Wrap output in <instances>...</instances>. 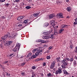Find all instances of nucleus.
Here are the masks:
<instances>
[{
  "label": "nucleus",
  "instance_id": "f257e3e1",
  "mask_svg": "<svg viewBox=\"0 0 77 77\" xmlns=\"http://www.w3.org/2000/svg\"><path fill=\"white\" fill-rule=\"evenodd\" d=\"M4 42H5V43L4 45L6 46H8L9 45H11V44L12 43V41H8V40H5Z\"/></svg>",
  "mask_w": 77,
  "mask_h": 77
},
{
  "label": "nucleus",
  "instance_id": "f03ea898",
  "mask_svg": "<svg viewBox=\"0 0 77 77\" xmlns=\"http://www.w3.org/2000/svg\"><path fill=\"white\" fill-rule=\"evenodd\" d=\"M41 52H42V50H41L40 49H38V50L36 52L35 54L36 56H38V55H39V53H40Z\"/></svg>",
  "mask_w": 77,
  "mask_h": 77
},
{
  "label": "nucleus",
  "instance_id": "7ed1b4c3",
  "mask_svg": "<svg viewBox=\"0 0 77 77\" xmlns=\"http://www.w3.org/2000/svg\"><path fill=\"white\" fill-rule=\"evenodd\" d=\"M51 33H52V31L49 32V33L50 35L49 37L50 38H51V39H53V38H54V34H52Z\"/></svg>",
  "mask_w": 77,
  "mask_h": 77
},
{
  "label": "nucleus",
  "instance_id": "20e7f679",
  "mask_svg": "<svg viewBox=\"0 0 77 77\" xmlns=\"http://www.w3.org/2000/svg\"><path fill=\"white\" fill-rule=\"evenodd\" d=\"M62 72V69H59L57 71H56V74L57 75L58 74H60Z\"/></svg>",
  "mask_w": 77,
  "mask_h": 77
},
{
  "label": "nucleus",
  "instance_id": "39448f33",
  "mask_svg": "<svg viewBox=\"0 0 77 77\" xmlns=\"http://www.w3.org/2000/svg\"><path fill=\"white\" fill-rule=\"evenodd\" d=\"M50 23L51 26V27H54V25L55 24H54V21L53 20H52L50 21Z\"/></svg>",
  "mask_w": 77,
  "mask_h": 77
},
{
  "label": "nucleus",
  "instance_id": "423d86ee",
  "mask_svg": "<svg viewBox=\"0 0 77 77\" xmlns=\"http://www.w3.org/2000/svg\"><path fill=\"white\" fill-rule=\"evenodd\" d=\"M62 63H63V64L64 66H66L67 65V62H66V59H63V60L61 61Z\"/></svg>",
  "mask_w": 77,
  "mask_h": 77
},
{
  "label": "nucleus",
  "instance_id": "0eeeda50",
  "mask_svg": "<svg viewBox=\"0 0 77 77\" xmlns=\"http://www.w3.org/2000/svg\"><path fill=\"white\" fill-rule=\"evenodd\" d=\"M7 35L8 36V38H14V35L12 34L10 35L9 34V33L8 32L7 33Z\"/></svg>",
  "mask_w": 77,
  "mask_h": 77
},
{
  "label": "nucleus",
  "instance_id": "6e6552de",
  "mask_svg": "<svg viewBox=\"0 0 77 77\" xmlns=\"http://www.w3.org/2000/svg\"><path fill=\"white\" fill-rule=\"evenodd\" d=\"M54 34L55 35H57L58 33V32H57V28L56 27H55L54 28Z\"/></svg>",
  "mask_w": 77,
  "mask_h": 77
},
{
  "label": "nucleus",
  "instance_id": "1a4fd4ad",
  "mask_svg": "<svg viewBox=\"0 0 77 77\" xmlns=\"http://www.w3.org/2000/svg\"><path fill=\"white\" fill-rule=\"evenodd\" d=\"M57 17L58 18H63V14L62 13H58L57 15Z\"/></svg>",
  "mask_w": 77,
  "mask_h": 77
},
{
  "label": "nucleus",
  "instance_id": "9d476101",
  "mask_svg": "<svg viewBox=\"0 0 77 77\" xmlns=\"http://www.w3.org/2000/svg\"><path fill=\"white\" fill-rule=\"evenodd\" d=\"M8 37V34L7 33L6 35H5L4 36L2 37V40H5V39H7Z\"/></svg>",
  "mask_w": 77,
  "mask_h": 77
},
{
  "label": "nucleus",
  "instance_id": "9b49d317",
  "mask_svg": "<svg viewBox=\"0 0 77 77\" xmlns=\"http://www.w3.org/2000/svg\"><path fill=\"white\" fill-rule=\"evenodd\" d=\"M20 44L19 43H17V44L16 47H17L18 51V50H19L20 48Z\"/></svg>",
  "mask_w": 77,
  "mask_h": 77
},
{
  "label": "nucleus",
  "instance_id": "f8f14e48",
  "mask_svg": "<svg viewBox=\"0 0 77 77\" xmlns=\"http://www.w3.org/2000/svg\"><path fill=\"white\" fill-rule=\"evenodd\" d=\"M24 17H23V16H20L18 17H17V20H18V21H21V19H23V18H24Z\"/></svg>",
  "mask_w": 77,
  "mask_h": 77
},
{
  "label": "nucleus",
  "instance_id": "ddd939ff",
  "mask_svg": "<svg viewBox=\"0 0 77 77\" xmlns=\"http://www.w3.org/2000/svg\"><path fill=\"white\" fill-rule=\"evenodd\" d=\"M48 25H49V24H48V23H45L43 25V26L44 27H47V26H48Z\"/></svg>",
  "mask_w": 77,
  "mask_h": 77
},
{
  "label": "nucleus",
  "instance_id": "4468645a",
  "mask_svg": "<svg viewBox=\"0 0 77 77\" xmlns=\"http://www.w3.org/2000/svg\"><path fill=\"white\" fill-rule=\"evenodd\" d=\"M63 73L64 74H68V72H67L66 71V70H65V69H63Z\"/></svg>",
  "mask_w": 77,
  "mask_h": 77
},
{
  "label": "nucleus",
  "instance_id": "2eb2a0df",
  "mask_svg": "<svg viewBox=\"0 0 77 77\" xmlns=\"http://www.w3.org/2000/svg\"><path fill=\"white\" fill-rule=\"evenodd\" d=\"M55 17V15L54 14H52L50 15L49 16V17L50 18H52L53 17Z\"/></svg>",
  "mask_w": 77,
  "mask_h": 77
},
{
  "label": "nucleus",
  "instance_id": "dca6fc26",
  "mask_svg": "<svg viewBox=\"0 0 77 77\" xmlns=\"http://www.w3.org/2000/svg\"><path fill=\"white\" fill-rule=\"evenodd\" d=\"M17 50H18V48L17 47H15L13 49V51L14 52H16Z\"/></svg>",
  "mask_w": 77,
  "mask_h": 77
},
{
  "label": "nucleus",
  "instance_id": "f3484780",
  "mask_svg": "<svg viewBox=\"0 0 77 77\" xmlns=\"http://www.w3.org/2000/svg\"><path fill=\"white\" fill-rule=\"evenodd\" d=\"M38 42H41L42 43H45V41L41 39H38Z\"/></svg>",
  "mask_w": 77,
  "mask_h": 77
},
{
  "label": "nucleus",
  "instance_id": "a211bd4d",
  "mask_svg": "<svg viewBox=\"0 0 77 77\" xmlns=\"http://www.w3.org/2000/svg\"><path fill=\"white\" fill-rule=\"evenodd\" d=\"M53 75H52V74L50 73H49L47 74V76L48 77H51V76H53Z\"/></svg>",
  "mask_w": 77,
  "mask_h": 77
},
{
  "label": "nucleus",
  "instance_id": "6ab92c4d",
  "mask_svg": "<svg viewBox=\"0 0 77 77\" xmlns=\"http://www.w3.org/2000/svg\"><path fill=\"white\" fill-rule=\"evenodd\" d=\"M63 31H64V29H60L59 30L60 33H62V32H63Z\"/></svg>",
  "mask_w": 77,
  "mask_h": 77
},
{
  "label": "nucleus",
  "instance_id": "aec40b11",
  "mask_svg": "<svg viewBox=\"0 0 77 77\" xmlns=\"http://www.w3.org/2000/svg\"><path fill=\"white\" fill-rule=\"evenodd\" d=\"M75 22H74L73 24L75 25L77 24V18H76V19L75 20Z\"/></svg>",
  "mask_w": 77,
  "mask_h": 77
},
{
  "label": "nucleus",
  "instance_id": "412c9836",
  "mask_svg": "<svg viewBox=\"0 0 77 77\" xmlns=\"http://www.w3.org/2000/svg\"><path fill=\"white\" fill-rule=\"evenodd\" d=\"M42 38H43V39H48L49 38L48 37H47L45 36H43L42 37Z\"/></svg>",
  "mask_w": 77,
  "mask_h": 77
},
{
  "label": "nucleus",
  "instance_id": "4be33fe9",
  "mask_svg": "<svg viewBox=\"0 0 77 77\" xmlns=\"http://www.w3.org/2000/svg\"><path fill=\"white\" fill-rule=\"evenodd\" d=\"M70 47L71 49L72 48V42H70Z\"/></svg>",
  "mask_w": 77,
  "mask_h": 77
},
{
  "label": "nucleus",
  "instance_id": "5701e85b",
  "mask_svg": "<svg viewBox=\"0 0 77 77\" xmlns=\"http://www.w3.org/2000/svg\"><path fill=\"white\" fill-rule=\"evenodd\" d=\"M28 22H29V20H25L24 21V23L26 24L28 23Z\"/></svg>",
  "mask_w": 77,
  "mask_h": 77
},
{
  "label": "nucleus",
  "instance_id": "b1692460",
  "mask_svg": "<svg viewBox=\"0 0 77 77\" xmlns=\"http://www.w3.org/2000/svg\"><path fill=\"white\" fill-rule=\"evenodd\" d=\"M67 9L68 12H69V11H71V8L70 7H67Z\"/></svg>",
  "mask_w": 77,
  "mask_h": 77
},
{
  "label": "nucleus",
  "instance_id": "393cba45",
  "mask_svg": "<svg viewBox=\"0 0 77 77\" xmlns=\"http://www.w3.org/2000/svg\"><path fill=\"white\" fill-rule=\"evenodd\" d=\"M38 50V49H34L32 51V52L33 53H34L36 51Z\"/></svg>",
  "mask_w": 77,
  "mask_h": 77
},
{
  "label": "nucleus",
  "instance_id": "a878e982",
  "mask_svg": "<svg viewBox=\"0 0 77 77\" xmlns=\"http://www.w3.org/2000/svg\"><path fill=\"white\" fill-rule=\"evenodd\" d=\"M25 8L27 9H30L31 8V7L30 6H27L25 7Z\"/></svg>",
  "mask_w": 77,
  "mask_h": 77
},
{
  "label": "nucleus",
  "instance_id": "bb28decb",
  "mask_svg": "<svg viewBox=\"0 0 77 77\" xmlns=\"http://www.w3.org/2000/svg\"><path fill=\"white\" fill-rule=\"evenodd\" d=\"M54 65H53V64H51L50 68L51 69H53V68H54Z\"/></svg>",
  "mask_w": 77,
  "mask_h": 77
},
{
  "label": "nucleus",
  "instance_id": "cd10ccee",
  "mask_svg": "<svg viewBox=\"0 0 77 77\" xmlns=\"http://www.w3.org/2000/svg\"><path fill=\"white\" fill-rule=\"evenodd\" d=\"M31 68L32 69H36V66H33Z\"/></svg>",
  "mask_w": 77,
  "mask_h": 77
},
{
  "label": "nucleus",
  "instance_id": "c85d7f7f",
  "mask_svg": "<svg viewBox=\"0 0 77 77\" xmlns=\"http://www.w3.org/2000/svg\"><path fill=\"white\" fill-rule=\"evenodd\" d=\"M55 63H56V61H54L51 64L54 66L55 65Z\"/></svg>",
  "mask_w": 77,
  "mask_h": 77
},
{
  "label": "nucleus",
  "instance_id": "c756f323",
  "mask_svg": "<svg viewBox=\"0 0 77 77\" xmlns=\"http://www.w3.org/2000/svg\"><path fill=\"white\" fill-rule=\"evenodd\" d=\"M74 60V59H73V58L72 57L70 59V61L71 62H73V60Z\"/></svg>",
  "mask_w": 77,
  "mask_h": 77
},
{
  "label": "nucleus",
  "instance_id": "7c9ffc66",
  "mask_svg": "<svg viewBox=\"0 0 77 77\" xmlns=\"http://www.w3.org/2000/svg\"><path fill=\"white\" fill-rule=\"evenodd\" d=\"M57 61L58 62H60V58L59 57H57Z\"/></svg>",
  "mask_w": 77,
  "mask_h": 77
},
{
  "label": "nucleus",
  "instance_id": "2f4dec72",
  "mask_svg": "<svg viewBox=\"0 0 77 77\" xmlns=\"http://www.w3.org/2000/svg\"><path fill=\"white\" fill-rule=\"evenodd\" d=\"M42 60V58H38V59H37L36 60V61H40V60Z\"/></svg>",
  "mask_w": 77,
  "mask_h": 77
},
{
  "label": "nucleus",
  "instance_id": "473e14b6",
  "mask_svg": "<svg viewBox=\"0 0 77 77\" xmlns=\"http://www.w3.org/2000/svg\"><path fill=\"white\" fill-rule=\"evenodd\" d=\"M74 52L77 53V46L75 47V49L74 51Z\"/></svg>",
  "mask_w": 77,
  "mask_h": 77
},
{
  "label": "nucleus",
  "instance_id": "72a5a7b5",
  "mask_svg": "<svg viewBox=\"0 0 77 77\" xmlns=\"http://www.w3.org/2000/svg\"><path fill=\"white\" fill-rule=\"evenodd\" d=\"M33 16H34V17H35L38 16V14H37V13H34V14H33Z\"/></svg>",
  "mask_w": 77,
  "mask_h": 77
},
{
  "label": "nucleus",
  "instance_id": "f704fd0d",
  "mask_svg": "<svg viewBox=\"0 0 77 77\" xmlns=\"http://www.w3.org/2000/svg\"><path fill=\"white\" fill-rule=\"evenodd\" d=\"M31 55H32V53H31V52H29L28 55V57H30V56Z\"/></svg>",
  "mask_w": 77,
  "mask_h": 77
},
{
  "label": "nucleus",
  "instance_id": "c9c22d12",
  "mask_svg": "<svg viewBox=\"0 0 77 77\" xmlns=\"http://www.w3.org/2000/svg\"><path fill=\"white\" fill-rule=\"evenodd\" d=\"M61 66H62V68L63 69H65V68H66V67H65V66L62 65Z\"/></svg>",
  "mask_w": 77,
  "mask_h": 77
},
{
  "label": "nucleus",
  "instance_id": "e433bc0d",
  "mask_svg": "<svg viewBox=\"0 0 77 77\" xmlns=\"http://www.w3.org/2000/svg\"><path fill=\"white\" fill-rule=\"evenodd\" d=\"M68 26L67 25H64V28H67Z\"/></svg>",
  "mask_w": 77,
  "mask_h": 77
},
{
  "label": "nucleus",
  "instance_id": "4c0bfd02",
  "mask_svg": "<svg viewBox=\"0 0 77 77\" xmlns=\"http://www.w3.org/2000/svg\"><path fill=\"white\" fill-rule=\"evenodd\" d=\"M64 59H66V60H68V61H69V59L68 58H65Z\"/></svg>",
  "mask_w": 77,
  "mask_h": 77
},
{
  "label": "nucleus",
  "instance_id": "58836bf2",
  "mask_svg": "<svg viewBox=\"0 0 77 77\" xmlns=\"http://www.w3.org/2000/svg\"><path fill=\"white\" fill-rule=\"evenodd\" d=\"M47 59H50V58H51V57L50 56H48L47 57Z\"/></svg>",
  "mask_w": 77,
  "mask_h": 77
},
{
  "label": "nucleus",
  "instance_id": "ea45409f",
  "mask_svg": "<svg viewBox=\"0 0 77 77\" xmlns=\"http://www.w3.org/2000/svg\"><path fill=\"white\" fill-rule=\"evenodd\" d=\"M5 2V0H0V2H1V3Z\"/></svg>",
  "mask_w": 77,
  "mask_h": 77
},
{
  "label": "nucleus",
  "instance_id": "a19ab883",
  "mask_svg": "<svg viewBox=\"0 0 77 77\" xmlns=\"http://www.w3.org/2000/svg\"><path fill=\"white\" fill-rule=\"evenodd\" d=\"M7 75L8 77H10V76H11V74L8 73H7Z\"/></svg>",
  "mask_w": 77,
  "mask_h": 77
},
{
  "label": "nucleus",
  "instance_id": "79ce46f5",
  "mask_svg": "<svg viewBox=\"0 0 77 77\" xmlns=\"http://www.w3.org/2000/svg\"><path fill=\"white\" fill-rule=\"evenodd\" d=\"M2 19H5V16H2L1 17Z\"/></svg>",
  "mask_w": 77,
  "mask_h": 77
},
{
  "label": "nucleus",
  "instance_id": "37998d69",
  "mask_svg": "<svg viewBox=\"0 0 77 77\" xmlns=\"http://www.w3.org/2000/svg\"><path fill=\"white\" fill-rule=\"evenodd\" d=\"M37 14L38 16L39 15H40V14H41V12H39L37 13Z\"/></svg>",
  "mask_w": 77,
  "mask_h": 77
},
{
  "label": "nucleus",
  "instance_id": "c03bdc74",
  "mask_svg": "<svg viewBox=\"0 0 77 77\" xmlns=\"http://www.w3.org/2000/svg\"><path fill=\"white\" fill-rule=\"evenodd\" d=\"M33 55L32 56V57H33L34 58H36V55Z\"/></svg>",
  "mask_w": 77,
  "mask_h": 77
},
{
  "label": "nucleus",
  "instance_id": "a18cd8bd",
  "mask_svg": "<svg viewBox=\"0 0 77 77\" xmlns=\"http://www.w3.org/2000/svg\"><path fill=\"white\" fill-rule=\"evenodd\" d=\"M21 75H24V74H25V73L24 72H22L21 73Z\"/></svg>",
  "mask_w": 77,
  "mask_h": 77
},
{
  "label": "nucleus",
  "instance_id": "49530a36",
  "mask_svg": "<svg viewBox=\"0 0 77 77\" xmlns=\"http://www.w3.org/2000/svg\"><path fill=\"white\" fill-rule=\"evenodd\" d=\"M8 61H5L4 62V64H6V63H8Z\"/></svg>",
  "mask_w": 77,
  "mask_h": 77
},
{
  "label": "nucleus",
  "instance_id": "de8ad7c7",
  "mask_svg": "<svg viewBox=\"0 0 77 77\" xmlns=\"http://www.w3.org/2000/svg\"><path fill=\"white\" fill-rule=\"evenodd\" d=\"M9 5V4L8 3L5 4V6H8Z\"/></svg>",
  "mask_w": 77,
  "mask_h": 77
},
{
  "label": "nucleus",
  "instance_id": "09e8293b",
  "mask_svg": "<svg viewBox=\"0 0 77 77\" xmlns=\"http://www.w3.org/2000/svg\"><path fill=\"white\" fill-rule=\"evenodd\" d=\"M17 35H18V34H17V33H15V35H14V37H15V36H17Z\"/></svg>",
  "mask_w": 77,
  "mask_h": 77
},
{
  "label": "nucleus",
  "instance_id": "8fccbe9b",
  "mask_svg": "<svg viewBox=\"0 0 77 77\" xmlns=\"http://www.w3.org/2000/svg\"><path fill=\"white\" fill-rule=\"evenodd\" d=\"M52 48V47H50L48 48V50H50Z\"/></svg>",
  "mask_w": 77,
  "mask_h": 77
},
{
  "label": "nucleus",
  "instance_id": "3c124183",
  "mask_svg": "<svg viewBox=\"0 0 77 77\" xmlns=\"http://www.w3.org/2000/svg\"><path fill=\"white\" fill-rule=\"evenodd\" d=\"M18 26H19V27L22 26V25L21 24H19L18 25Z\"/></svg>",
  "mask_w": 77,
  "mask_h": 77
},
{
  "label": "nucleus",
  "instance_id": "603ef678",
  "mask_svg": "<svg viewBox=\"0 0 77 77\" xmlns=\"http://www.w3.org/2000/svg\"><path fill=\"white\" fill-rule=\"evenodd\" d=\"M40 75H41L42 77H43L44 76V74H43L42 73H41L40 74Z\"/></svg>",
  "mask_w": 77,
  "mask_h": 77
},
{
  "label": "nucleus",
  "instance_id": "864d4df0",
  "mask_svg": "<svg viewBox=\"0 0 77 77\" xmlns=\"http://www.w3.org/2000/svg\"><path fill=\"white\" fill-rule=\"evenodd\" d=\"M61 27L63 28H64V25H61Z\"/></svg>",
  "mask_w": 77,
  "mask_h": 77
},
{
  "label": "nucleus",
  "instance_id": "5fc2aeb1",
  "mask_svg": "<svg viewBox=\"0 0 77 77\" xmlns=\"http://www.w3.org/2000/svg\"><path fill=\"white\" fill-rule=\"evenodd\" d=\"M24 64H25V63H23L21 64V65L22 66H24Z\"/></svg>",
  "mask_w": 77,
  "mask_h": 77
},
{
  "label": "nucleus",
  "instance_id": "6e6d98bb",
  "mask_svg": "<svg viewBox=\"0 0 77 77\" xmlns=\"http://www.w3.org/2000/svg\"><path fill=\"white\" fill-rule=\"evenodd\" d=\"M44 34L45 35H47L48 34V32H44Z\"/></svg>",
  "mask_w": 77,
  "mask_h": 77
},
{
  "label": "nucleus",
  "instance_id": "4d7b16f0",
  "mask_svg": "<svg viewBox=\"0 0 77 77\" xmlns=\"http://www.w3.org/2000/svg\"><path fill=\"white\" fill-rule=\"evenodd\" d=\"M14 54H10L9 55V57H11V56H12V55H13Z\"/></svg>",
  "mask_w": 77,
  "mask_h": 77
},
{
  "label": "nucleus",
  "instance_id": "13d9d810",
  "mask_svg": "<svg viewBox=\"0 0 77 77\" xmlns=\"http://www.w3.org/2000/svg\"><path fill=\"white\" fill-rule=\"evenodd\" d=\"M27 1L29 2H32V0H27Z\"/></svg>",
  "mask_w": 77,
  "mask_h": 77
},
{
  "label": "nucleus",
  "instance_id": "bf43d9fd",
  "mask_svg": "<svg viewBox=\"0 0 77 77\" xmlns=\"http://www.w3.org/2000/svg\"><path fill=\"white\" fill-rule=\"evenodd\" d=\"M43 65L44 66H45V65H46V63H44Z\"/></svg>",
  "mask_w": 77,
  "mask_h": 77
},
{
  "label": "nucleus",
  "instance_id": "052dcab7",
  "mask_svg": "<svg viewBox=\"0 0 77 77\" xmlns=\"http://www.w3.org/2000/svg\"><path fill=\"white\" fill-rule=\"evenodd\" d=\"M16 2H18L20 1V0H15Z\"/></svg>",
  "mask_w": 77,
  "mask_h": 77
},
{
  "label": "nucleus",
  "instance_id": "680f3d73",
  "mask_svg": "<svg viewBox=\"0 0 77 77\" xmlns=\"http://www.w3.org/2000/svg\"><path fill=\"white\" fill-rule=\"evenodd\" d=\"M73 64H74L75 65L76 64V62H73Z\"/></svg>",
  "mask_w": 77,
  "mask_h": 77
},
{
  "label": "nucleus",
  "instance_id": "e2e57ef3",
  "mask_svg": "<svg viewBox=\"0 0 77 77\" xmlns=\"http://www.w3.org/2000/svg\"><path fill=\"white\" fill-rule=\"evenodd\" d=\"M2 77H5V74H3V75H2Z\"/></svg>",
  "mask_w": 77,
  "mask_h": 77
},
{
  "label": "nucleus",
  "instance_id": "0e129e2a",
  "mask_svg": "<svg viewBox=\"0 0 77 77\" xmlns=\"http://www.w3.org/2000/svg\"><path fill=\"white\" fill-rule=\"evenodd\" d=\"M58 66H60V63H58Z\"/></svg>",
  "mask_w": 77,
  "mask_h": 77
},
{
  "label": "nucleus",
  "instance_id": "69168bd1",
  "mask_svg": "<svg viewBox=\"0 0 77 77\" xmlns=\"http://www.w3.org/2000/svg\"><path fill=\"white\" fill-rule=\"evenodd\" d=\"M66 2H69V0H66Z\"/></svg>",
  "mask_w": 77,
  "mask_h": 77
},
{
  "label": "nucleus",
  "instance_id": "338daca9",
  "mask_svg": "<svg viewBox=\"0 0 77 77\" xmlns=\"http://www.w3.org/2000/svg\"><path fill=\"white\" fill-rule=\"evenodd\" d=\"M56 27L57 29V28H58V26H57V27Z\"/></svg>",
  "mask_w": 77,
  "mask_h": 77
},
{
  "label": "nucleus",
  "instance_id": "774afa93",
  "mask_svg": "<svg viewBox=\"0 0 77 77\" xmlns=\"http://www.w3.org/2000/svg\"><path fill=\"white\" fill-rule=\"evenodd\" d=\"M75 59H77V57H75Z\"/></svg>",
  "mask_w": 77,
  "mask_h": 77
}]
</instances>
